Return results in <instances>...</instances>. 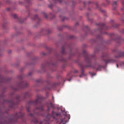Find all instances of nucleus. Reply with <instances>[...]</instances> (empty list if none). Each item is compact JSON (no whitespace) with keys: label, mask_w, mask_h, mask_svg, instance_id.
I'll return each mask as SVG.
<instances>
[{"label":"nucleus","mask_w":124,"mask_h":124,"mask_svg":"<svg viewBox=\"0 0 124 124\" xmlns=\"http://www.w3.org/2000/svg\"><path fill=\"white\" fill-rule=\"evenodd\" d=\"M66 120H65V118L61 120V122L59 124H65L66 123Z\"/></svg>","instance_id":"obj_11"},{"label":"nucleus","mask_w":124,"mask_h":124,"mask_svg":"<svg viewBox=\"0 0 124 124\" xmlns=\"http://www.w3.org/2000/svg\"><path fill=\"white\" fill-rule=\"evenodd\" d=\"M52 15L53 16V18H51V19H52L54 17H55V16L54 15Z\"/></svg>","instance_id":"obj_40"},{"label":"nucleus","mask_w":124,"mask_h":124,"mask_svg":"<svg viewBox=\"0 0 124 124\" xmlns=\"http://www.w3.org/2000/svg\"><path fill=\"white\" fill-rule=\"evenodd\" d=\"M116 66H117V67L118 68V65L117 64Z\"/></svg>","instance_id":"obj_43"},{"label":"nucleus","mask_w":124,"mask_h":124,"mask_svg":"<svg viewBox=\"0 0 124 124\" xmlns=\"http://www.w3.org/2000/svg\"><path fill=\"white\" fill-rule=\"evenodd\" d=\"M35 122L36 123H37L38 122V121L36 119V120L35 121Z\"/></svg>","instance_id":"obj_38"},{"label":"nucleus","mask_w":124,"mask_h":124,"mask_svg":"<svg viewBox=\"0 0 124 124\" xmlns=\"http://www.w3.org/2000/svg\"><path fill=\"white\" fill-rule=\"evenodd\" d=\"M18 102H17L16 103H14L13 101H12L11 102V104L12 105L10 106V107L11 108H13V106L15 105L16 104H17L18 103Z\"/></svg>","instance_id":"obj_14"},{"label":"nucleus","mask_w":124,"mask_h":124,"mask_svg":"<svg viewBox=\"0 0 124 124\" xmlns=\"http://www.w3.org/2000/svg\"><path fill=\"white\" fill-rule=\"evenodd\" d=\"M100 32V33H101H101H102L101 32Z\"/></svg>","instance_id":"obj_56"},{"label":"nucleus","mask_w":124,"mask_h":124,"mask_svg":"<svg viewBox=\"0 0 124 124\" xmlns=\"http://www.w3.org/2000/svg\"><path fill=\"white\" fill-rule=\"evenodd\" d=\"M43 124V122H41L39 124Z\"/></svg>","instance_id":"obj_41"},{"label":"nucleus","mask_w":124,"mask_h":124,"mask_svg":"<svg viewBox=\"0 0 124 124\" xmlns=\"http://www.w3.org/2000/svg\"><path fill=\"white\" fill-rule=\"evenodd\" d=\"M117 1H114L113 2V3L112 5L114 7V10H115L116 8V7L118 5V3H117Z\"/></svg>","instance_id":"obj_9"},{"label":"nucleus","mask_w":124,"mask_h":124,"mask_svg":"<svg viewBox=\"0 0 124 124\" xmlns=\"http://www.w3.org/2000/svg\"><path fill=\"white\" fill-rule=\"evenodd\" d=\"M43 15L46 18H47L48 16L46 13H43Z\"/></svg>","instance_id":"obj_21"},{"label":"nucleus","mask_w":124,"mask_h":124,"mask_svg":"<svg viewBox=\"0 0 124 124\" xmlns=\"http://www.w3.org/2000/svg\"><path fill=\"white\" fill-rule=\"evenodd\" d=\"M24 115V114L21 112L19 113H16L15 116L14 118L13 121L15 122H17V119L23 117Z\"/></svg>","instance_id":"obj_5"},{"label":"nucleus","mask_w":124,"mask_h":124,"mask_svg":"<svg viewBox=\"0 0 124 124\" xmlns=\"http://www.w3.org/2000/svg\"><path fill=\"white\" fill-rule=\"evenodd\" d=\"M61 53L62 54H65V52L64 50V46H62L61 49Z\"/></svg>","instance_id":"obj_13"},{"label":"nucleus","mask_w":124,"mask_h":124,"mask_svg":"<svg viewBox=\"0 0 124 124\" xmlns=\"http://www.w3.org/2000/svg\"><path fill=\"white\" fill-rule=\"evenodd\" d=\"M73 36H70V38H73Z\"/></svg>","instance_id":"obj_36"},{"label":"nucleus","mask_w":124,"mask_h":124,"mask_svg":"<svg viewBox=\"0 0 124 124\" xmlns=\"http://www.w3.org/2000/svg\"><path fill=\"white\" fill-rule=\"evenodd\" d=\"M49 120H50L49 118H48V121L47 122V124H49V123H48V121Z\"/></svg>","instance_id":"obj_35"},{"label":"nucleus","mask_w":124,"mask_h":124,"mask_svg":"<svg viewBox=\"0 0 124 124\" xmlns=\"http://www.w3.org/2000/svg\"><path fill=\"white\" fill-rule=\"evenodd\" d=\"M70 117H69V119H70Z\"/></svg>","instance_id":"obj_60"},{"label":"nucleus","mask_w":124,"mask_h":124,"mask_svg":"<svg viewBox=\"0 0 124 124\" xmlns=\"http://www.w3.org/2000/svg\"><path fill=\"white\" fill-rule=\"evenodd\" d=\"M85 28L88 31H89V28L88 27V26H86L85 27Z\"/></svg>","instance_id":"obj_25"},{"label":"nucleus","mask_w":124,"mask_h":124,"mask_svg":"<svg viewBox=\"0 0 124 124\" xmlns=\"http://www.w3.org/2000/svg\"><path fill=\"white\" fill-rule=\"evenodd\" d=\"M53 65H54V64H53Z\"/></svg>","instance_id":"obj_57"},{"label":"nucleus","mask_w":124,"mask_h":124,"mask_svg":"<svg viewBox=\"0 0 124 124\" xmlns=\"http://www.w3.org/2000/svg\"><path fill=\"white\" fill-rule=\"evenodd\" d=\"M91 3V2L90 1L89 2V3L90 4Z\"/></svg>","instance_id":"obj_51"},{"label":"nucleus","mask_w":124,"mask_h":124,"mask_svg":"<svg viewBox=\"0 0 124 124\" xmlns=\"http://www.w3.org/2000/svg\"><path fill=\"white\" fill-rule=\"evenodd\" d=\"M42 54L43 55H45L46 54H45V53H42Z\"/></svg>","instance_id":"obj_42"},{"label":"nucleus","mask_w":124,"mask_h":124,"mask_svg":"<svg viewBox=\"0 0 124 124\" xmlns=\"http://www.w3.org/2000/svg\"><path fill=\"white\" fill-rule=\"evenodd\" d=\"M18 86L17 88H14L13 89L15 90H18V88H24L27 87L28 85V84L26 82L23 81L21 83H17L16 84Z\"/></svg>","instance_id":"obj_4"},{"label":"nucleus","mask_w":124,"mask_h":124,"mask_svg":"<svg viewBox=\"0 0 124 124\" xmlns=\"http://www.w3.org/2000/svg\"><path fill=\"white\" fill-rule=\"evenodd\" d=\"M58 29L60 30H62V29Z\"/></svg>","instance_id":"obj_47"},{"label":"nucleus","mask_w":124,"mask_h":124,"mask_svg":"<svg viewBox=\"0 0 124 124\" xmlns=\"http://www.w3.org/2000/svg\"><path fill=\"white\" fill-rule=\"evenodd\" d=\"M122 4L123 6V8L121 9V10H124V0H123L122 2Z\"/></svg>","instance_id":"obj_20"},{"label":"nucleus","mask_w":124,"mask_h":124,"mask_svg":"<svg viewBox=\"0 0 124 124\" xmlns=\"http://www.w3.org/2000/svg\"><path fill=\"white\" fill-rule=\"evenodd\" d=\"M95 5L96 6L97 8H98L99 7V5L97 3L95 4Z\"/></svg>","instance_id":"obj_28"},{"label":"nucleus","mask_w":124,"mask_h":124,"mask_svg":"<svg viewBox=\"0 0 124 124\" xmlns=\"http://www.w3.org/2000/svg\"><path fill=\"white\" fill-rule=\"evenodd\" d=\"M78 72V70H75L74 71V73H77Z\"/></svg>","instance_id":"obj_33"},{"label":"nucleus","mask_w":124,"mask_h":124,"mask_svg":"<svg viewBox=\"0 0 124 124\" xmlns=\"http://www.w3.org/2000/svg\"><path fill=\"white\" fill-rule=\"evenodd\" d=\"M47 31L48 33H49L51 32V31L49 29L47 30Z\"/></svg>","instance_id":"obj_26"},{"label":"nucleus","mask_w":124,"mask_h":124,"mask_svg":"<svg viewBox=\"0 0 124 124\" xmlns=\"http://www.w3.org/2000/svg\"><path fill=\"white\" fill-rule=\"evenodd\" d=\"M34 113L33 114L30 113L29 114V115L31 117H33L35 115H39L38 114V113L35 112V111H34Z\"/></svg>","instance_id":"obj_12"},{"label":"nucleus","mask_w":124,"mask_h":124,"mask_svg":"<svg viewBox=\"0 0 124 124\" xmlns=\"http://www.w3.org/2000/svg\"><path fill=\"white\" fill-rule=\"evenodd\" d=\"M32 74H33L32 72L31 71V72H30L28 74V75L29 76H31L32 75Z\"/></svg>","instance_id":"obj_23"},{"label":"nucleus","mask_w":124,"mask_h":124,"mask_svg":"<svg viewBox=\"0 0 124 124\" xmlns=\"http://www.w3.org/2000/svg\"><path fill=\"white\" fill-rule=\"evenodd\" d=\"M54 1L55 3L58 2L61 3L62 2V0H54Z\"/></svg>","instance_id":"obj_19"},{"label":"nucleus","mask_w":124,"mask_h":124,"mask_svg":"<svg viewBox=\"0 0 124 124\" xmlns=\"http://www.w3.org/2000/svg\"><path fill=\"white\" fill-rule=\"evenodd\" d=\"M64 20V19H63V20Z\"/></svg>","instance_id":"obj_61"},{"label":"nucleus","mask_w":124,"mask_h":124,"mask_svg":"<svg viewBox=\"0 0 124 124\" xmlns=\"http://www.w3.org/2000/svg\"><path fill=\"white\" fill-rule=\"evenodd\" d=\"M101 12H104V11H103V10H101Z\"/></svg>","instance_id":"obj_44"},{"label":"nucleus","mask_w":124,"mask_h":124,"mask_svg":"<svg viewBox=\"0 0 124 124\" xmlns=\"http://www.w3.org/2000/svg\"><path fill=\"white\" fill-rule=\"evenodd\" d=\"M44 99V98L42 96H37V98L35 101H30L28 102L26 105L27 109V111L29 112H30V108L28 107V105H31L39 106V107H36V109L41 111H43L44 110L43 107L44 106L42 103L41 102Z\"/></svg>","instance_id":"obj_2"},{"label":"nucleus","mask_w":124,"mask_h":124,"mask_svg":"<svg viewBox=\"0 0 124 124\" xmlns=\"http://www.w3.org/2000/svg\"><path fill=\"white\" fill-rule=\"evenodd\" d=\"M9 9H10V8H8V10H9Z\"/></svg>","instance_id":"obj_52"},{"label":"nucleus","mask_w":124,"mask_h":124,"mask_svg":"<svg viewBox=\"0 0 124 124\" xmlns=\"http://www.w3.org/2000/svg\"><path fill=\"white\" fill-rule=\"evenodd\" d=\"M47 111H49L50 109L51 108H55L54 105L52 103L50 100H49L47 102Z\"/></svg>","instance_id":"obj_6"},{"label":"nucleus","mask_w":124,"mask_h":124,"mask_svg":"<svg viewBox=\"0 0 124 124\" xmlns=\"http://www.w3.org/2000/svg\"><path fill=\"white\" fill-rule=\"evenodd\" d=\"M76 24H78V23H77Z\"/></svg>","instance_id":"obj_54"},{"label":"nucleus","mask_w":124,"mask_h":124,"mask_svg":"<svg viewBox=\"0 0 124 124\" xmlns=\"http://www.w3.org/2000/svg\"><path fill=\"white\" fill-rule=\"evenodd\" d=\"M122 32L124 34V29L123 30V31H122Z\"/></svg>","instance_id":"obj_39"},{"label":"nucleus","mask_w":124,"mask_h":124,"mask_svg":"<svg viewBox=\"0 0 124 124\" xmlns=\"http://www.w3.org/2000/svg\"><path fill=\"white\" fill-rule=\"evenodd\" d=\"M71 72H70V73H69L68 74H67L68 77H69V76L71 75Z\"/></svg>","instance_id":"obj_30"},{"label":"nucleus","mask_w":124,"mask_h":124,"mask_svg":"<svg viewBox=\"0 0 124 124\" xmlns=\"http://www.w3.org/2000/svg\"><path fill=\"white\" fill-rule=\"evenodd\" d=\"M49 7L51 8H52V5H50L49 6Z\"/></svg>","instance_id":"obj_37"},{"label":"nucleus","mask_w":124,"mask_h":124,"mask_svg":"<svg viewBox=\"0 0 124 124\" xmlns=\"http://www.w3.org/2000/svg\"><path fill=\"white\" fill-rule=\"evenodd\" d=\"M124 56V52H119L118 53V56H116V57H119L121 56Z\"/></svg>","instance_id":"obj_10"},{"label":"nucleus","mask_w":124,"mask_h":124,"mask_svg":"<svg viewBox=\"0 0 124 124\" xmlns=\"http://www.w3.org/2000/svg\"><path fill=\"white\" fill-rule=\"evenodd\" d=\"M37 19L39 20V18L38 17L37 15H36L33 18H32V19L33 20H35Z\"/></svg>","instance_id":"obj_15"},{"label":"nucleus","mask_w":124,"mask_h":124,"mask_svg":"<svg viewBox=\"0 0 124 124\" xmlns=\"http://www.w3.org/2000/svg\"><path fill=\"white\" fill-rule=\"evenodd\" d=\"M31 95V94L29 92H26L24 95V98H26L30 97Z\"/></svg>","instance_id":"obj_8"},{"label":"nucleus","mask_w":124,"mask_h":124,"mask_svg":"<svg viewBox=\"0 0 124 124\" xmlns=\"http://www.w3.org/2000/svg\"><path fill=\"white\" fill-rule=\"evenodd\" d=\"M54 97H53V100H54Z\"/></svg>","instance_id":"obj_49"},{"label":"nucleus","mask_w":124,"mask_h":124,"mask_svg":"<svg viewBox=\"0 0 124 124\" xmlns=\"http://www.w3.org/2000/svg\"><path fill=\"white\" fill-rule=\"evenodd\" d=\"M45 121V120H44V121H43V122H44Z\"/></svg>","instance_id":"obj_58"},{"label":"nucleus","mask_w":124,"mask_h":124,"mask_svg":"<svg viewBox=\"0 0 124 124\" xmlns=\"http://www.w3.org/2000/svg\"><path fill=\"white\" fill-rule=\"evenodd\" d=\"M11 16H12L13 18H14L16 19V18H17V16L16 14H12L11 15Z\"/></svg>","instance_id":"obj_18"},{"label":"nucleus","mask_w":124,"mask_h":124,"mask_svg":"<svg viewBox=\"0 0 124 124\" xmlns=\"http://www.w3.org/2000/svg\"><path fill=\"white\" fill-rule=\"evenodd\" d=\"M118 26V25L116 24H114V25H113V26L115 28H117Z\"/></svg>","instance_id":"obj_24"},{"label":"nucleus","mask_w":124,"mask_h":124,"mask_svg":"<svg viewBox=\"0 0 124 124\" xmlns=\"http://www.w3.org/2000/svg\"><path fill=\"white\" fill-rule=\"evenodd\" d=\"M0 5H1V3H0Z\"/></svg>","instance_id":"obj_59"},{"label":"nucleus","mask_w":124,"mask_h":124,"mask_svg":"<svg viewBox=\"0 0 124 124\" xmlns=\"http://www.w3.org/2000/svg\"><path fill=\"white\" fill-rule=\"evenodd\" d=\"M121 64L122 66H124V62H122L121 63Z\"/></svg>","instance_id":"obj_29"},{"label":"nucleus","mask_w":124,"mask_h":124,"mask_svg":"<svg viewBox=\"0 0 124 124\" xmlns=\"http://www.w3.org/2000/svg\"><path fill=\"white\" fill-rule=\"evenodd\" d=\"M20 97V95H17L16 96V99L17 100V101H19V99Z\"/></svg>","instance_id":"obj_17"},{"label":"nucleus","mask_w":124,"mask_h":124,"mask_svg":"<svg viewBox=\"0 0 124 124\" xmlns=\"http://www.w3.org/2000/svg\"><path fill=\"white\" fill-rule=\"evenodd\" d=\"M58 59L59 60H60L62 62H65L66 61V59L62 57H61V59L60 60L59 59Z\"/></svg>","instance_id":"obj_16"},{"label":"nucleus","mask_w":124,"mask_h":124,"mask_svg":"<svg viewBox=\"0 0 124 124\" xmlns=\"http://www.w3.org/2000/svg\"><path fill=\"white\" fill-rule=\"evenodd\" d=\"M95 53H97V52H96V50H95Z\"/></svg>","instance_id":"obj_55"},{"label":"nucleus","mask_w":124,"mask_h":124,"mask_svg":"<svg viewBox=\"0 0 124 124\" xmlns=\"http://www.w3.org/2000/svg\"><path fill=\"white\" fill-rule=\"evenodd\" d=\"M65 17H63V19H65Z\"/></svg>","instance_id":"obj_48"},{"label":"nucleus","mask_w":124,"mask_h":124,"mask_svg":"<svg viewBox=\"0 0 124 124\" xmlns=\"http://www.w3.org/2000/svg\"><path fill=\"white\" fill-rule=\"evenodd\" d=\"M100 37L99 36H98V38H100Z\"/></svg>","instance_id":"obj_50"},{"label":"nucleus","mask_w":124,"mask_h":124,"mask_svg":"<svg viewBox=\"0 0 124 124\" xmlns=\"http://www.w3.org/2000/svg\"><path fill=\"white\" fill-rule=\"evenodd\" d=\"M99 30H101L103 29L104 28V27H106L105 24L104 23H101L99 25Z\"/></svg>","instance_id":"obj_7"},{"label":"nucleus","mask_w":124,"mask_h":124,"mask_svg":"<svg viewBox=\"0 0 124 124\" xmlns=\"http://www.w3.org/2000/svg\"><path fill=\"white\" fill-rule=\"evenodd\" d=\"M49 89V88L48 87H46L44 89L45 90H46L48 89Z\"/></svg>","instance_id":"obj_34"},{"label":"nucleus","mask_w":124,"mask_h":124,"mask_svg":"<svg viewBox=\"0 0 124 124\" xmlns=\"http://www.w3.org/2000/svg\"><path fill=\"white\" fill-rule=\"evenodd\" d=\"M104 33H105V34H107V33L106 32H105Z\"/></svg>","instance_id":"obj_46"},{"label":"nucleus","mask_w":124,"mask_h":124,"mask_svg":"<svg viewBox=\"0 0 124 124\" xmlns=\"http://www.w3.org/2000/svg\"><path fill=\"white\" fill-rule=\"evenodd\" d=\"M60 17H62V16H61L60 15Z\"/></svg>","instance_id":"obj_53"},{"label":"nucleus","mask_w":124,"mask_h":124,"mask_svg":"<svg viewBox=\"0 0 124 124\" xmlns=\"http://www.w3.org/2000/svg\"><path fill=\"white\" fill-rule=\"evenodd\" d=\"M3 27H4V24H3Z\"/></svg>","instance_id":"obj_45"},{"label":"nucleus","mask_w":124,"mask_h":124,"mask_svg":"<svg viewBox=\"0 0 124 124\" xmlns=\"http://www.w3.org/2000/svg\"><path fill=\"white\" fill-rule=\"evenodd\" d=\"M108 55L105 53L103 54L102 55V60L106 63L113 62L115 61V60L112 59H108Z\"/></svg>","instance_id":"obj_3"},{"label":"nucleus","mask_w":124,"mask_h":124,"mask_svg":"<svg viewBox=\"0 0 124 124\" xmlns=\"http://www.w3.org/2000/svg\"><path fill=\"white\" fill-rule=\"evenodd\" d=\"M72 77H73V76H72V77H71V78H70V79H68L67 80H68V81H70L72 79Z\"/></svg>","instance_id":"obj_31"},{"label":"nucleus","mask_w":124,"mask_h":124,"mask_svg":"<svg viewBox=\"0 0 124 124\" xmlns=\"http://www.w3.org/2000/svg\"><path fill=\"white\" fill-rule=\"evenodd\" d=\"M82 55L85 57V61L87 62V65L84 66L82 64H80V66L82 72L81 74L79 76L80 77H81L85 75L84 69L85 67H91L94 69H96L97 70H100L101 69L103 68L102 66H101L96 62H95L94 64H92L91 62V60L94 56V55L88 54L85 50L83 51Z\"/></svg>","instance_id":"obj_1"},{"label":"nucleus","mask_w":124,"mask_h":124,"mask_svg":"<svg viewBox=\"0 0 124 124\" xmlns=\"http://www.w3.org/2000/svg\"><path fill=\"white\" fill-rule=\"evenodd\" d=\"M23 75H21L20 76L18 77V78L20 80H22L23 78Z\"/></svg>","instance_id":"obj_22"},{"label":"nucleus","mask_w":124,"mask_h":124,"mask_svg":"<svg viewBox=\"0 0 124 124\" xmlns=\"http://www.w3.org/2000/svg\"><path fill=\"white\" fill-rule=\"evenodd\" d=\"M36 82H41V80L40 79H37L36 80Z\"/></svg>","instance_id":"obj_27"},{"label":"nucleus","mask_w":124,"mask_h":124,"mask_svg":"<svg viewBox=\"0 0 124 124\" xmlns=\"http://www.w3.org/2000/svg\"><path fill=\"white\" fill-rule=\"evenodd\" d=\"M19 21L20 23H22L23 22V21L22 20V21H20V20L19 19Z\"/></svg>","instance_id":"obj_32"}]
</instances>
